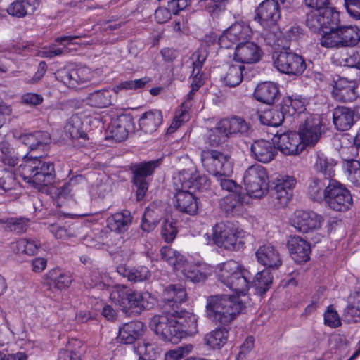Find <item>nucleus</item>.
Listing matches in <instances>:
<instances>
[{"instance_id": "f257e3e1", "label": "nucleus", "mask_w": 360, "mask_h": 360, "mask_svg": "<svg viewBox=\"0 0 360 360\" xmlns=\"http://www.w3.org/2000/svg\"><path fill=\"white\" fill-rule=\"evenodd\" d=\"M206 316L215 323L228 325L233 321L245 305L238 297L231 295H215L207 298Z\"/></svg>"}, {"instance_id": "f03ea898", "label": "nucleus", "mask_w": 360, "mask_h": 360, "mask_svg": "<svg viewBox=\"0 0 360 360\" xmlns=\"http://www.w3.org/2000/svg\"><path fill=\"white\" fill-rule=\"evenodd\" d=\"M18 172L25 181L39 190L51 184L55 179L54 165L51 162L28 154L24 156Z\"/></svg>"}, {"instance_id": "7ed1b4c3", "label": "nucleus", "mask_w": 360, "mask_h": 360, "mask_svg": "<svg viewBox=\"0 0 360 360\" xmlns=\"http://www.w3.org/2000/svg\"><path fill=\"white\" fill-rule=\"evenodd\" d=\"M111 300L128 315H138L147 309H150L153 302L148 292H140L128 288L125 285H117L110 293Z\"/></svg>"}, {"instance_id": "20e7f679", "label": "nucleus", "mask_w": 360, "mask_h": 360, "mask_svg": "<svg viewBox=\"0 0 360 360\" xmlns=\"http://www.w3.org/2000/svg\"><path fill=\"white\" fill-rule=\"evenodd\" d=\"M250 273L235 260H229L217 266L218 281L238 295H245L250 288Z\"/></svg>"}, {"instance_id": "39448f33", "label": "nucleus", "mask_w": 360, "mask_h": 360, "mask_svg": "<svg viewBox=\"0 0 360 360\" xmlns=\"http://www.w3.org/2000/svg\"><path fill=\"white\" fill-rule=\"evenodd\" d=\"M248 236L249 233L234 221H221L212 228L213 243L218 247L229 250L242 249Z\"/></svg>"}, {"instance_id": "423d86ee", "label": "nucleus", "mask_w": 360, "mask_h": 360, "mask_svg": "<svg viewBox=\"0 0 360 360\" xmlns=\"http://www.w3.org/2000/svg\"><path fill=\"white\" fill-rule=\"evenodd\" d=\"M253 132L250 122L241 117L233 116L221 120L217 124L210 139L214 144L226 141L230 138L249 137Z\"/></svg>"}, {"instance_id": "0eeeda50", "label": "nucleus", "mask_w": 360, "mask_h": 360, "mask_svg": "<svg viewBox=\"0 0 360 360\" xmlns=\"http://www.w3.org/2000/svg\"><path fill=\"white\" fill-rule=\"evenodd\" d=\"M360 41V29L356 26H333L320 39V44L326 48L352 47Z\"/></svg>"}, {"instance_id": "6e6552de", "label": "nucleus", "mask_w": 360, "mask_h": 360, "mask_svg": "<svg viewBox=\"0 0 360 360\" xmlns=\"http://www.w3.org/2000/svg\"><path fill=\"white\" fill-rule=\"evenodd\" d=\"M201 162L205 169L214 177L233 173V164L231 158L219 150H203Z\"/></svg>"}, {"instance_id": "1a4fd4ad", "label": "nucleus", "mask_w": 360, "mask_h": 360, "mask_svg": "<svg viewBox=\"0 0 360 360\" xmlns=\"http://www.w3.org/2000/svg\"><path fill=\"white\" fill-rule=\"evenodd\" d=\"M56 79L69 88L87 84L94 77V72L86 66L68 65L55 72Z\"/></svg>"}, {"instance_id": "9d476101", "label": "nucleus", "mask_w": 360, "mask_h": 360, "mask_svg": "<svg viewBox=\"0 0 360 360\" xmlns=\"http://www.w3.org/2000/svg\"><path fill=\"white\" fill-rule=\"evenodd\" d=\"M247 193L252 197L261 198L268 191V174L260 165H253L245 171L243 176Z\"/></svg>"}, {"instance_id": "9b49d317", "label": "nucleus", "mask_w": 360, "mask_h": 360, "mask_svg": "<svg viewBox=\"0 0 360 360\" xmlns=\"http://www.w3.org/2000/svg\"><path fill=\"white\" fill-rule=\"evenodd\" d=\"M162 162L160 159L143 162L131 167L133 183L136 189V199L142 200L148 189L150 176Z\"/></svg>"}, {"instance_id": "f8f14e48", "label": "nucleus", "mask_w": 360, "mask_h": 360, "mask_svg": "<svg viewBox=\"0 0 360 360\" xmlns=\"http://www.w3.org/2000/svg\"><path fill=\"white\" fill-rule=\"evenodd\" d=\"M339 22V13L333 8L314 9L307 15L306 25L312 32H319L323 28L331 30Z\"/></svg>"}, {"instance_id": "ddd939ff", "label": "nucleus", "mask_w": 360, "mask_h": 360, "mask_svg": "<svg viewBox=\"0 0 360 360\" xmlns=\"http://www.w3.org/2000/svg\"><path fill=\"white\" fill-rule=\"evenodd\" d=\"M325 202L333 210L344 212L349 210L352 204L350 192L342 184L334 179L328 188Z\"/></svg>"}, {"instance_id": "4468645a", "label": "nucleus", "mask_w": 360, "mask_h": 360, "mask_svg": "<svg viewBox=\"0 0 360 360\" xmlns=\"http://www.w3.org/2000/svg\"><path fill=\"white\" fill-rule=\"evenodd\" d=\"M304 122L297 133L305 146H314L321 136L322 121L319 115L304 114Z\"/></svg>"}, {"instance_id": "2eb2a0df", "label": "nucleus", "mask_w": 360, "mask_h": 360, "mask_svg": "<svg viewBox=\"0 0 360 360\" xmlns=\"http://www.w3.org/2000/svg\"><path fill=\"white\" fill-rule=\"evenodd\" d=\"M280 18V6L276 0H264L255 10V20L265 30L274 27Z\"/></svg>"}, {"instance_id": "dca6fc26", "label": "nucleus", "mask_w": 360, "mask_h": 360, "mask_svg": "<svg viewBox=\"0 0 360 360\" xmlns=\"http://www.w3.org/2000/svg\"><path fill=\"white\" fill-rule=\"evenodd\" d=\"M274 66L282 73L297 75L306 68V63L302 56L291 51H281L274 59Z\"/></svg>"}, {"instance_id": "f3484780", "label": "nucleus", "mask_w": 360, "mask_h": 360, "mask_svg": "<svg viewBox=\"0 0 360 360\" xmlns=\"http://www.w3.org/2000/svg\"><path fill=\"white\" fill-rule=\"evenodd\" d=\"M250 27L245 23L237 22L226 29L219 38L221 48L229 49L235 44L248 41L252 36Z\"/></svg>"}, {"instance_id": "a211bd4d", "label": "nucleus", "mask_w": 360, "mask_h": 360, "mask_svg": "<svg viewBox=\"0 0 360 360\" xmlns=\"http://www.w3.org/2000/svg\"><path fill=\"white\" fill-rule=\"evenodd\" d=\"M291 224L302 233H309L321 229L323 217L312 211L297 210L290 219Z\"/></svg>"}, {"instance_id": "6ab92c4d", "label": "nucleus", "mask_w": 360, "mask_h": 360, "mask_svg": "<svg viewBox=\"0 0 360 360\" xmlns=\"http://www.w3.org/2000/svg\"><path fill=\"white\" fill-rule=\"evenodd\" d=\"M187 293L181 285H169L163 293V314H176L182 309L181 304L186 300Z\"/></svg>"}, {"instance_id": "aec40b11", "label": "nucleus", "mask_w": 360, "mask_h": 360, "mask_svg": "<svg viewBox=\"0 0 360 360\" xmlns=\"http://www.w3.org/2000/svg\"><path fill=\"white\" fill-rule=\"evenodd\" d=\"M172 318V315L168 314L155 315L150 321V327L162 340L176 344L181 340L180 334L181 333L179 330L172 334L170 332V327H174Z\"/></svg>"}, {"instance_id": "412c9836", "label": "nucleus", "mask_w": 360, "mask_h": 360, "mask_svg": "<svg viewBox=\"0 0 360 360\" xmlns=\"http://www.w3.org/2000/svg\"><path fill=\"white\" fill-rule=\"evenodd\" d=\"M295 184L296 180L292 176H284L276 179L274 188V197L278 207H283L290 201Z\"/></svg>"}, {"instance_id": "4be33fe9", "label": "nucleus", "mask_w": 360, "mask_h": 360, "mask_svg": "<svg viewBox=\"0 0 360 360\" xmlns=\"http://www.w3.org/2000/svg\"><path fill=\"white\" fill-rule=\"evenodd\" d=\"M276 144L277 148L287 155H298L305 147L300 136L295 131H288L280 134Z\"/></svg>"}, {"instance_id": "5701e85b", "label": "nucleus", "mask_w": 360, "mask_h": 360, "mask_svg": "<svg viewBox=\"0 0 360 360\" xmlns=\"http://www.w3.org/2000/svg\"><path fill=\"white\" fill-rule=\"evenodd\" d=\"M262 53L261 49L255 43L247 41L236 46L233 59L241 63H255L260 60Z\"/></svg>"}, {"instance_id": "b1692460", "label": "nucleus", "mask_w": 360, "mask_h": 360, "mask_svg": "<svg viewBox=\"0 0 360 360\" xmlns=\"http://www.w3.org/2000/svg\"><path fill=\"white\" fill-rule=\"evenodd\" d=\"M288 248L292 259L302 264L310 259L311 245L300 236H291L288 240Z\"/></svg>"}, {"instance_id": "393cba45", "label": "nucleus", "mask_w": 360, "mask_h": 360, "mask_svg": "<svg viewBox=\"0 0 360 360\" xmlns=\"http://www.w3.org/2000/svg\"><path fill=\"white\" fill-rule=\"evenodd\" d=\"M179 180L184 188L189 190L200 191L207 189L210 186L207 176H200L194 168L182 171L179 175Z\"/></svg>"}, {"instance_id": "a878e982", "label": "nucleus", "mask_w": 360, "mask_h": 360, "mask_svg": "<svg viewBox=\"0 0 360 360\" xmlns=\"http://www.w3.org/2000/svg\"><path fill=\"white\" fill-rule=\"evenodd\" d=\"M188 190L181 186L174 196V204L179 211L193 215L197 213L198 203L192 191Z\"/></svg>"}, {"instance_id": "bb28decb", "label": "nucleus", "mask_w": 360, "mask_h": 360, "mask_svg": "<svg viewBox=\"0 0 360 360\" xmlns=\"http://www.w3.org/2000/svg\"><path fill=\"white\" fill-rule=\"evenodd\" d=\"M256 257L258 262L266 268L278 269L282 264L278 250L271 244L260 246L256 252Z\"/></svg>"}, {"instance_id": "cd10ccee", "label": "nucleus", "mask_w": 360, "mask_h": 360, "mask_svg": "<svg viewBox=\"0 0 360 360\" xmlns=\"http://www.w3.org/2000/svg\"><path fill=\"white\" fill-rule=\"evenodd\" d=\"M178 322L181 340L186 336H191L198 332V319L193 313L182 309L176 314H171Z\"/></svg>"}, {"instance_id": "c85d7f7f", "label": "nucleus", "mask_w": 360, "mask_h": 360, "mask_svg": "<svg viewBox=\"0 0 360 360\" xmlns=\"http://www.w3.org/2000/svg\"><path fill=\"white\" fill-rule=\"evenodd\" d=\"M250 149L254 158L263 163L271 162L277 154L274 144L265 139L255 141L252 143Z\"/></svg>"}, {"instance_id": "c756f323", "label": "nucleus", "mask_w": 360, "mask_h": 360, "mask_svg": "<svg viewBox=\"0 0 360 360\" xmlns=\"http://www.w3.org/2000/svg\"><path fill=\"white\" fill-rule=\"evenodd\" d=\"M332 95L338 101L352 102L357 97L355 84L345 78H339L334 82Z\"/></svg>"}, {"instance_id": "7c9ffc66", "label": "nucleus", "mask_w": 360, "mask_h": 360, "mask_svg": "<svg viewBox=\"0 0 360 360\" xmlns=\"http://www.w3.org/2000/svg\"><path fill=\"white\" fill-rule=\"evenodd\" d=\"M189 0H170L167 6L158 7L154 13L157 22L162 24L171 19L172 15H177L188 5Z\"/></svg>"}, {"instance_id": "2f4dec72", "label": "nucleus", "mask_w": 360, "mask_h": 360, "mask_svg": "<svg viewBox=\"0 0 360 360\" xmlns=\"http://www.w3.org/2000/svg\"><path fill=\"white\" fill-rule=\"evenodd\" d=\"M44 279L50 288L53 287L60 290L69 288L72 281L71 274L59 268L48 271L44 274Z\"/></svg>"}, {"instance_id": "473e14b6", "label": "nucleus", "mask_w": 360, "mask_h": 360, "mask_svg": "<svg viewBox=\"0 0 360 360\" xmlns=\"http://www.w3.org/2000/svg\"><path fill=\"white\" fill-rule=\"evenodd\" d=\"M20 140L30 151H44L51 142V137L46 131H36L20 136Z\"/></svg>"}, {"instance_id": "72a5a7b5", "label": "nucleus", "mask_w": 360, "mask_h": 360, "mask_svg": "<svg viewBox=\"0 0 360 360\" xmlns=\"http://www.w3.org/2000/svg\"><path fill=\"white\" fill-rule=\"evenodd\" d=\"M254 96L257 101L268 104H273L279 96L278 86L271 82L259 84L255 89Z\"/></svg>"}, {"instance_id": "f704fd0d", "label": "nucleus", "mask_w": 360, "mask_h": 360, "mask_svg": "<svg viewBox=\"0 0 360 360\" xmlns=\"http://www.w3.org/2000/svg\"><path fill=\"white\" fill-rule=\"evenodd\" d=\"M332 181H334V179L326 177L312 179L307 189L309 197L314 201L325 200L328 195V188H329V184H332Z\"/></svg>"}, {"instance_id": "c9c22d12", "label": "nucleus", "mask_w": 360, "mask_h": 360, "mask_svg": "<svg viewBox=\"0 0 360 360\" xmlns=\"http://www.w3.org/2000/svg\"><path fill=\"white\" fill-rule=\"evenodd\" d=\"M306 99L300 95H292L285 98L282 109L286 116L304 118Z\"/></svg>"}, {"instance_id": "e433bc0d", "label": "nucleus", "mask_w": 360, "mask_h": 360, "mask_svg": "<svg viewBox=\"0 0 360 360\" xmlns=\"http://www.w3.org/2000/svg\"><path fill=\"white\" fill-rule=\"evenodd\" d=\"M354 111L345 106H338L333 110V122L340 131L349 129L354 124Z\"/></svg>"}, {"instance_id": "4c0bfd02", "label": "nucleus", "mask_w": 360, "mask_h": 360, "mask_svg": "<svg viewBox=\"0 0 360 360\" xmlns=\"http://www.w3.org/2000/svg\"><path fill=\"white\" fill-rule=\"evenodd\" d=\"M162 123V115L159 110H148L141 116L139 124L141 129L145 133L155 132Z\"/></svg>"}, {"instance_id": "58836bf2", "label": "nucleus", "mask_w": 360, "mask_h": 360, "mask_svg": "<svg viewBox=\"0 0 360 360\" xmlns=\"http://www.w3.org/2000/svg\"><path fill=\"white\" fill-rule=\"evenodd\" d=\"M143 328L141 321L126 323L120 328L118 338L124 344H131L141 335Z\"/></svg>"}, {"instance_id": "ea45409f", "label": "nucleus", "mask_w": 360, "mask_h": 360, "mask_svg": "<svg viewBox=\"0 0 360 360\" xmlns=\"http://www.w3.org/2000/svg\"><path fill=\"white\" fill-rule=\"evenodd\" d=\"M337 162L321 151L315 153L314 168L317 172L325 175L326 178H332L335 175V167Z\"/></svg>"}, {"instance_id": "a19ab883", "label": "nucleus", "mask_w": 360, "mask_h": 360, "mask_svg": "<svg viewBox=\"0 0 360 360\" xmlns=\"http://www.w3.org/2000/svg\"><path fill=\"white\" fill-rule=\"evenodd\" d=\"M131 223V216L129 211L117 212L107 219V227L116 233L126 231Z\"/></svg>"}, {"instance_id": "79ce46f5", "label": "nucleus", "mask_w": 360, "mask_h": 360, "mask_svg": "<svg viewBox=\"0 0 360 360\" xmlns=\"http://www.w3.org/2000/svg\"><path fill=\"white\" fill-rule=\"evenodd\" d=\"M117 272L124 277L127 278L128 281L134 283L148 280L151 276L150 270L145 266H139L131 269L120 266L117 267Z\"/></svg>"}, {"instance_id": "37998d69", "label": "nucleus", "mask_w": 360, "mask_h": 360, "mask_svg": "<svg viewBox=\"0 0 360 360\" xmlns=\"http://www.w3.org/2000/svg\"><path fill=\"white\" fill-rule=\"evenodd\" d=\"M332 60L335 65L338 66L357 68L360 65V55L359 51H340L333 54Z\"/></svg>"}, {"instance_id": "c03bdc74", "label": "nucleus", "mask_w": 360, "mask_h": 360, "mask_svg": "<svg viewBox=\"0 0 360 360\" xmlns=\"http://www.w3.org/2000/svg\"><path fill=\"white\" fill-rule=\"evenodd\" d=\"M176 274H181L186 280L191 282H200L204 281L207 275L205 273L202 272L195 264L188 261L186 259L184 260V264L181 265Z\"/></svg>"}, {"instance_id": "a18cd8bd", "label": "nucleus", "mask_w": 360, "mask_h": 360, "mask_svg": "<svg viewBox=\"0 0 360 360\" xmlns=\"http://www.w3.org/2000/svg\"><path fill=\"white\" fill-rule=\"evenodd\" d=\"M244 68L243 65H229L221 77L224 85L229 87L239 85L243 80Z\"/></svg>"}, {"instance_id": "49530a36", "label": "nucleus", "mask_w": 360, "mask_h": 360, "mask_svg": "<svg viewBox=\"0 0 360 360\" xmlns=\"http://www.w3.org/2000/svg\"><path fill=\"white\" fill-rule=\"evenodd\" d=\"M245 198V195L243 191L230 193L221 200L220 205L226 214H233L241 207Z\"/></svg>"}, {"instance_id": "de8ad7c7", "label": "nucleus", "mask_w": 360, "mask_h": 360, "mask_svg": "<svg viewBox=\"0 0 360 360\" xmlns=\"http://www.w3.org/2000/svg\"><path fill=\"white\" fill-rule=\"evenodd\" d=\"M112 93L108 89L95 91L89 94L86 98V103L95 108H106L112 103Z\"/></svg>"}, {"instance_id": "09e8293b", "label": "nucleus", "mask_w": 360, "mask_h": 360, "mask_svg": "<svg viewBox=\"0 0 360 360\" xmlns=\"http://www.w3.org/2000/svg\"><path fill=\"white\" fill-rule=\"evenodd\" d=\"M228 330L225 328H216L206 334L204 340L208 346L213 349L222 347L228 340Z\"/></svg>"}, {"instance_id": "8fccbe9b", "label": "nucleus", "mask_w": 360, "mask_h": 360, "mask_svg": "<svg viewBox=\"0 0 360 360\" xmlns=\"http://www.w3.org/2000/svg\"><path fill=\"white\" fill-rule=\"evenodd\" d=\"M160 255L162 259L171 265L176 272L181 267V265L184 264L186 259L184 255L168 246L162 247L160 249Z\"/></svg>"}, {"instance_id": "3c124183", "label": "nucleus", "mask_w": 360, "mask_h": 360, "mask_svg": "<svg viewBox=\"0 0 360 360\" xmlns=\"http://www.w3.org/2000/svg\"><path fill=\"white\" fill-rule=\"evenodd\" d=\"M287 117L284 110L277 109H269L259 114V120L264 125L278 127Z\"/></svg>"}, {"instance_id": "603ef678", "label": "nucleus", "mask_w": 360, "mask_h": 360, "mask_svg": "<svg viewBox=\"0 0 360 360\" xmlns=\"http://www.w3.org/2000/svg\"><path fill=\"white\" fill-rule=\"evenodd\" d=\"M66 135L71 139H86V134L82 130V122L77 115H72L66 123L64 127Z\"/></svg>"}, {"instance_id": "864d4df0", "label": "nucleus", "mask_w": 360, "mask_h": 360, "mask_svg": "<svg viewBox=\"0 0 360 360\" xmlns=\"http://www.w3.org/2000/svg\"><path fill=\"white\" fill-rule=\"evenodd\" d=\"M49 232L57 239L67 240L76 236V233L71 225L61 222L51 224L48 226Z\"/></svg>"}, {"instance_id": "5fc2aeb1", "label": "nucleus", "mask_w": 360, "mask_h": 360, "mask_svg": "<svg viewBox=\"0 0 360 360\" xmlns=\"http://www.w3.org/2000/svg\"><path fill=\"white\" fill-rule=\"evenodd\" d=\"M272 280L271 274L266 269L257 273L252 283L257 292L263 295L271 288Z\"/></svg>"}, {"instance_id": "6e6d98bb", "label": "nucleus", "mask_w": 360, "mask_h": 360, "mask_svg": "<svg viewBox=\"0 0 360 360\" xmlns=\"http://www.w3.org/2000/svg\"><path fill=\"white\" fill-rule=\"evenodd\" d=\"M352 158H345L344 167L347 171L348 180L356 186H360V162Z\"/></svg>"}, {"instance_id": "4d7b16f0", "label": "nucleus", "mask_w": 360, "mask_h": 360, "mask_svg": "<svg viewBox=\"0 0 360 360\" xmlns=\"http://www.w3.org/2000/svg\"><path fill=\"white\" fill-rule=\"evenodd\" d=\"M108 137L117 142L124 141L128 136V131L122 120L112 121L108 126Z\"/></svg>"}, {"instance_id": "13d9d810", "label": "nucleus", "mask_w": 360, "mask_h": 360, "mask_svg": "<svg viewBox=\"0 0 360 360\" xmlns=\"http://www.w3.org/2000/svg\"><path fill=\"white\" fill-rule=\"evenodd\" d=\"M41 243L39 240L22 238L15 243V250L18 253H25L32 255L37 253Z\"/></svg>"}, {"instance_id": "bf43d9fd", "label": "nucleus", "mask_w": 360, "mask_h": 360, "mask_svg": "<svg viewBox=\"0 0 360 360\" xmlns=\"http://www.w3.org/2000/svg\"><path fill=\"white\" fill-rule=\"evenodd\" d=\"M32 10L31 5L25 0H15L7 8L9 15L21 18L29 13V9Z\"/></svg>"}, {"instance_id": "052dcab7", "label": "nucleus", "mask_w": 360, "mask_h": 360, "mask_svg": "<svg viewBox=\"0 0 360 360\" xmlns=\"http://www.w3.org/2000/svg\"><path fill=\"white\" fill-rule=\"evenodd\" d=\"M193 349L191 344H186L168 351L165 355V360H179L189 354Z\"/></svg>"}, {"instance_id": "680f3d73", "label": "nucleus", "mask_w": 360, "mask_h": 360, "mask_svg": "<svg viewBox=\"0 0 360 360\" xmlns=\"http://www.w3.org/2000/svg\"><path fill=\"white\" fill-rule=\"evenodd\" d=\"M231 175H221L216 176L217 181L219 182L221 188L230 193H238L243 191L240 186L238 185L234 181L229 179Z\"/></svg>"}, {"instance_id": "e2e57ef3", "label": "nucleus", "mask_w": 360, "mask_h": 360, "mask_svg": "<svg viewBox=\"0 0 360 360\" xmlns=\"http://www.w3.org/2000/svg\"><path fill=\"white\" fill-rule=\"evenodd\" d=\"M136 351L139 354L143 356L139 360L151 359L155 357V352L154 345L150 342L143 341L139 342Z\"/></svg>"}, {"instance_id": "0e129e2a", "label": "nucleus", "mask_w": 360, "mask_h": 360, "mask_svg": "<svg viewBox=\"0 0 360 360\" xmlns=\"http://www.w3.org/2000/svg\"><path fill=\"white\" fill-rule=\"evenodd\" d=\"M82 179V176H77L70 179L68 182H65L63 186L57 188L56 194L58 198H68L74 191V188L76 186L77 179Z\"/></svg>"}, {"instance_id": "69168bd1", "label": "nucleus", "mask_w": 360, "mask_h": 360, "mask_svg": "<svg viewBox=\"0 0 360 360\" xmlns=\"http://www.w3.org/2000/svg\"><path fill=\"white\" fill-rule=\"evenodd\" d=\"M43 101L42 95L37 93L27 92L21 96V103L30 107L37 106L41 104Z\"/></svg>"}, {"instance_id": "338daca9", "label": "nucleus", "mask_w": 360, "mask_h": 360, "mask_svg": "<svg viewBox=\"0 0 360 360\" xmlns=\"http://www.w3.org/2000/svg\"><path fill=\"white\" fill-rule=\"evenodd\" d=\"M344 6L351 18L360 20V0H344Z\"/></svg>"}, {"instance_id": "774afa93", "label": "nucleus", "mask_w": 360, "mask_h": 360, "mask_svg": "<svg viewBox=\"0 0 360 360\" xmlns=\"http://www.w3.org/2000/svg\"><path fill=\"white\" fill-rule=\"evenodd\" d=\"M324 323L326 326L335 328L341 325V320L338 312L328 307L324 314Z\"/></svg>"}]
</instances>
